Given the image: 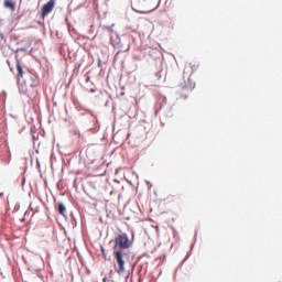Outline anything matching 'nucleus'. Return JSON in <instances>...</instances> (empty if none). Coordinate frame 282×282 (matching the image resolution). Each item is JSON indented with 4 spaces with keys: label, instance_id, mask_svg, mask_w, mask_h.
I'll return each instance as SVG.
<instances>
[{
    "label": "nucleus",
    "instance_id": "39448f33",
    "mask_svg": "<svg viewBox=\"0 0 282 282\" xmlns=\"http://www.w3.org/2000/svg\"><path fill=\"white\" fill-rule=\"evenodd\" d=\"M3 6H4V8H9V10H11V12H14V10H17L14 2H12L10 0H4Z\"/></svg>",
    "mask_w": 282,
    "mask_h": 282
},
{
    "label": "nucleus",
    "instance_id": "423d86ee",
    "mask_svg": "<svg viewBox=\"0 0 282 282\" xmlns=\"http://www.w3.org/2000/svg\"><path fill=\"white\" fill-rule=\"evenodd\" d=\"M17 69H18V77L23 78V66H21V63L17 62Z\"/></svg>",
    "mask_w": 282,
    "mask_h": 282
},
{
    "label": "nucleus",
    "instance_id": "0eeeda50",
    "mask_svg": "<svg viewBox=\"0 0 282 282\" xmlns=\"http://www.w3.org/2000/svg\"><path fill=\"white\" fill-rule=\"evenodd\" d=\"M65 210H66L65 205L63 203H59L58 204V213H59V215L65 217Z\"/></svg>",
    "mask_w": 282,
    "mask_h": 282
},
{
    "label": "nucleus",
    "instance_id": "1a4fd4ad",
    "mask_svg": "<svg viewBox=\"0 0 282 282\" xmlns=\"http://www.w3.org/2000/svg\"><path fill=\"white\" fill-rule=\"evenodd\" d=\"M7 164H10V159L7 161Z\"/></svg>",
    "mask_w": 282,
    "mask_h": 282
},
{
    "label": "nucleus",
    "instance_id": "20e7f679",
    "mask_svg": "<svg viewBox=\"0 0 282 282\" xmlns=\"http://www.w3.org/2000/svg\"><path fill=\"white\" fill-rule=\"evenodd\" d=\"M187 83L188 84H186V82L181 83L180 84L181 89H195V85L191 83V78L187 79Z\"/></svg>",
    "mask_w": 282,
    "mask_h": 282
},
{
    "label": "nucleus",
    "instance_id": "f03ea898",
    "mask_svg": "<svg viewBox=\"0 0 282 282\" xmlns=\"http://www.w3.org/2000/svg\"><path fill=\"white\" fill-rule=\"evenodd\" d=\"M130 246L131 240H129V236L127 234H121L115 238V246L112 247V250L124 252V250H129Z\"/></svg>",
    "mask_w": 282,
    "mask_h": 282
},
{
    "label": "nucleus",
    "instance_id": "7ed1b4c3",
    "mask_svg": "<svg viewBox=\"0 0 282 282\" xmlns=\"http://www.w3.org/2000/svg\"><path fill=\"white\" fill-rule=\"evenodd\" d=\"M56 6V0H48V2H46L41 10V17L42 19H45V17H47V14H50L52 12V10H54V7Z\"/></svg>",
    "mask_w": 282,
    "mask_h": 282
},
{
    "label": "nucleus",
    "instance_id": "f257e3e1",
    "mask_svg": "<svg viewBox=\"0 0 282 282\" xmlns=\"http://www.w3.org/2000/svg\"><path fill=\"white\" fill-rule=\"evenodd\" d=\"M112 257L115 259V271L117 274H124L127 268V253L124 251H112Z\"/></svg>",
    "mask_w": 282,
    "mask_h": 282
},
{
    "label": "nucleus",
    "instance_id": "9d476101",
    "mask_svg": "<svg viewBox=\"0 0 282 282\" xmlns=\"http://www.w3.org/2000/svg\"><path fill=\"white\" fill-rule=\"evenodd\" d=\"M0 197H3V193H0Z\"/></svg>",
    "mask_w": 282,
    "mask_h": 282
},
{
    "label": "nucleus",
    "instance_id": "6e6552de",
    "mask_svg": "<svg viewBox=\"0 0 282 282\" xmlns=\"http://www.w3.org/2000/svg\"><path fill=\"white\" fill-rule=\"evenodd\" d=\"M101 252H102V254H105V249L104 248H101Z\"/></svg>",
    "mask_w": 282,
    "mask_h": 282
}]
</instances>
